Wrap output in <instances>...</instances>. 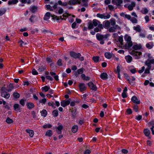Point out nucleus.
Segmentation results:
<instances>
[{"label": "nucleus", "instance_id": "f257e3e1", "mask_svg": "<svg viewBox=\"0 0 154 154\" xmlns=\"http://www.w3.org/2000/svg\"><path fill=\"white\" fill-rule=\"evenodd\" d=\"M154 64V60H146L145 62V65L147 66L144 71V73L149 74L150 73L149 70L151 67V64Z\"/></svg>", "mask_w": 154, "mask_h": 154}, {"label": "nucleus", "instance_id": "f03ea898", "mask_svg": "<svg viewBox=\"0 0 154 154\" xmlns=\"http://www.w3.org/2000/svg\"><path fill=\"white\" fill-rule=\"evenodd\" d=\"M49 3L50 4L54 5L53 6H51L49 5H46L45 6L46 7L47 10H49L51 11H53L57 9L58 5V4L57 2H55L54 3V2H50Z\"/></svg>", "mask_w": 154, "mask_h": 154}, {"label": "nucleus", "instance_id": "7ed1b4c3", "mask_svg": "<svg viewBox=\"0 0 154 154\" xmlns=\"http://www.w3.org/2000/svg\"><path fill=\"white\" fill-rule=\"evenodd\" d=\"M51 16L53 20L56 19L57 20H58L59 19V17H57L54 15H51V13L49 12H46L45 14L44 17V19L45 20H48L50 19Z\"/></svg>", "mask_w": 154, "mask_h": 154}, {"label": "nucleus", "instance_id": "20e7f679", "mask_svg": "<svg viewBox=\"0 0 154 154\" xmlns=\"http://www.w3.org/2000/svg\"><path fill=\"white\" fill-rule=\"evenodd\" d=\"M97 16L101 19H107L109 18L110 17V15L108 14H100L98 13L97 14Z\"/></svg>", "mask_w": 154, "mask_h": 154}, {"label": "nucleus", "instance_id": "39448f33", "mask_svg": "<svg viewBox=\"0 0 154 154\" xmlns=\"http://www.w3.org/2000/svg\"><path fill=\"white\" fill-rule=\"evenodd\" d=\"M70 55L71 57L75 59L79 57L81 55L80 53H77L73 51L70 52Z\"/></svg>", "mask_w": 154, "mask_h": 154}, {"label": "nucleus", "instance_id": "423d86ee", "mask_svg": "<svg viewBox=\"0 0 154 154\" xmlns=\"http://www.w3.org/2000/svg\"><path fill=\"white\" fill-rule=\"evenodd\" d=\"M135 6V3L134 2H132L131 4H126L124 6L125 8H128L129 11H132L133 8Z\"/></svg>", "mask_w": 154, "mask_h": 154}, {"label": "nucleus", "instance_id": "0eeeda50", "mask_svg": "<svg viewBox=\"0 0 154 154\" xmlns=\"http://www.w3.org/2000/svg\"><path fill=\"white\" fill-rule=\"evenodd\" d=\"M117 29H120V27L118 25L110 27L109 28V31L110 32H116Z\"/></svg>", "mask_w": 154, "mask_h": 154}, {"label": "nucleus", "instance_id": "6e6552de", "mask_svg": "<svg viewBox=\"0 0 154 154\" xmlns=\"http://www.w3.org/2000/svg\"><path fill=\"white\" fill-rule=\"evenodd\" d=\"M81 3V0H72L69 1L68 3V4L70 5H74L77 4Z\"/></svg>", "mask_w": 154, "mask_h": 154}, {"label": "nucleus", "instance_id": "1a4fd4ad", "mask_svg": "<svg viewBox=\"0 0 154 154\" xmlns=\"http://www.w3.org/2000/svg\"><path fill=\"white\" fill-rule=\"evenodd\" d=\"M132 54L134 56L135 59H138L140 58V56L142 54V53L140 52L135 51L133 52L132 53Z\"/></svg>", "mask_w": 154, "mask_h": 154}, {"label": "nucleus", "instance_id": "9d476101", "mask_svg": "<svg viewBox=\"0 0 154 154\" xmlns=\"http://www.w3.org/2000/svg\"><path fill=\"white\" fill-rule=\"evenodd\" d=\"M88 85L91 89L94 91H96L97 89V88L92 82H89L88 83Z\"/></svg>", "mask_w": 154, "mask_h": 154}, {"label": "nucleus", "instance_id": "9b49d317", "mask_svg": "<svg viewBox=\"0 0 154 154\" xmlns=\"http://www.w3.org/2000/svg\"><path fill=\"white\" fill-rule=\"evenodd\" d=\"M70 102L68 100H63L61 102V105L63 107H65L66 106L68 105Z\"/></svg>", "mask_w": 154, "mask_h": 154}, {"label": "nucleus", "instance_id": "f8f14e48", "mask_svg": "<svg viewBox=\"0 0 154 154\" xmlns=\"http://www.w3.org/2000/svg\"><path fill=\"white\" fill-rule=\"evenodd\" d=\"M131 100L132 101L135 103L137 104H139L140 103V101L139 100L137 97L135 96H133L131 98Z\"/></svg>", "mask_w": 154, "mask_h": 154}, {"label": "nucleus", "instance_id": "ddd939ff", "mask_svg": "<svg viewBox=\"0 0 154 154\" xmlns=\"http://www.w3.org/2000/svg\"><path fill=\"white\" fill-rule=\"evenodd\" d=\"M1 96L6 99H8L10 97V94L6 92H1Z\"/></svg>", "mask_w": 154, "mask_h": 154}, {"label": "nucleus", "instance_id": "4468645a", "mask_svg": "<svg viewBox=\"0 0 154 154\" xmlns=\"http://www.w3.org/2000/svg\"><path fill=\"white\" fill-rule=\"evenodd\" d=\"M57 130L56 132L58 134H60L62 133V130L63 128V126L61 125H60L57 127Z\"/></svg>", "mask_w": 154, "mask_h": 154}, {"label": "nucleus", "instance_id": "2eb2a0df", "mask_svg": "<svg viewBox=\"0 0 154 154\" xmlns=\"http://www.w3.org/2000/svg\"><path fill=\"white\" fill-rule=\"evenodd\" d=\"M27 108L29 109H31L34 107V104L31 102H28L26 104Z\"/></svg>", "mask_w": 154, "mask_h": 154}, {"label": "nucleus", "instance_id": "dca6fc26", "mask_svg": "<svg viewBox=\"0 0 154 154\" xmlns=\"http://www.w3.org/2000/svg\"><path fill=\"white\" fill-rule=\"evenodd\" d=\"M112 3H115L117 6H119L123 2L122 0H112Z\"/></svg>", "mask_w": 154, "mask_h": 154}, {"label": "nucleus", "instance_id": "f3484780", "mask_svg": "<svg viewBox=\"0 0 154 154\" xmlns=\"http://www.w3.org/2000/svg\"><path fill=\"white\" fill-rule=\"evenodd\" d=\"M80 91L81 92H82L85 91L86 88L84 83H80L79 86Z\"/></svg>", "mask_w": 154, "mask_h": 154}, {"label": "nucleus", "instance_id": "a211bd4d", "mask_svg": "<svg viewBox=\"0 0 154 154\" xmlns=\"http://www.w3.org/2000/svg\"><path fill=\"white\" fill-rule=\"evenodd\" d=\"M133 29L134 30L138 32H140L141 30L140 26L138 25L136 26H134L133 27Z\"/></svg>", "mask_w": 154, "mask_h": 154}, {"label": "nucleus", "instance_id": "6ab92c4d", "mask_svg": "<svg viewBox=\"0 0 154 154\" xmlns=\"http://www.w3.org/2000/svg\"><path fill=\"white\" fill-rule=\"evenodd\" d=\"M103 23L104 24V27L108 29L109 28L110 25V22L108 20L105 21Z\"/></svg>", "mask_w": 154, "mask_h": 154}, {"label": "nucleus", "instance_id": "aec40b11", "mask_svg": "<svg viewBox=\"0 0 154 154\" xmlns=\"http://www.w3.org/2000/svg\"><path fill=\"white\" fill-rule=\"evenodd\" d=\"M154 46L153 43V42H151L147 43L146 44V47L148 49H151Z\"/></svg>", "mask_w": 154, "mask_h": 154}, {"label": "nucleus", "instance_id": "412c9836", "mask_svg": "<svg viewBox=\"0 0 154 154\" xmlns=\"http://www.w3.org/2000/svg\"><path fill=\"white\" fill-rule=\"evenodd\" d=\"M108 75L105 72L102 73L100 75V78L103 80H105L108 78Z\"/></svg>", "mask_w": 154, "mask_h": 154}, {"label": "nucleus", "instance_id": "4be33fe9", "mask_svg": "<svg viewBox=\"0 0 154 154\" xmlns=\"http://www.w3.org/2000/svg\"><path fill=\"white\" fill-rule=\"evenodd\" d=\"M140 12L142 14H146L149 11L146 8L144 7L142 8Z\"/></svg>", "mask_w": 154, "mask_h": 154}, {"label": "nucleus", "instance_id": "5701e85b", "mask_svg": "<svg viewBox=\"0 0 154 154\" xmlns=\"http://www.w3.org/2000/svg\"><path fill=\"white\" fill-rule=\"evenodd\" d=\"M125 59L127 62L130 63L132 61V58L131 56L128 55L125 57Z\"/></svg>", "mask_w": 154, "mask_h": 154}, {"label": "nucleus", "instance_id": "b1692460", "mask_svg": "<svg viewBox=\"0 0 154 154\" xmlns=\"http://www.w3.org/2000/svg\"><path fill=\"white\" fill-rule=\"evenodd\" d=\"M113 54L112 53H111L110 52H106L105 53L104 55L105 57L107 59H110L111 58L112 56V55Z\"/></svg>", "mask_w": 154, "mask_h": 154}, {"label": "nucleus", "instance_id": "393cba45", "mask_svg": "<svg viewBox=\"0 0 154 154\" xmlns=\"http://www.w3.org/2000/svg\"><path fill=\"white\" fill-rule=\"evenodd\" d=\"M26 131L29 134V135L30 137H33L34 132L33 130L29 129H26Z\"/></svg>", "mask_w": 154, "mask_h": 154}, {"label": "nucleus", "instance_id": "a878e982", "mask_svg": "<svg viewBox=\"0 0 154 154\" xmlns=\"http://www.w3.org/2000/svg\"><path fill=\"white\" fill-rule=\"evenodd\" d=\"M141 48V45L140 44L134 45L133 47V49L135 50H140Z\"/></svg>", "mask_w": 154, "mask_h": 154}, {"label": "nucleus", "instance_id": "bb28decb", "mask_svg": "<svg viewBox=\"0 0 154 154\" xmlns=\"http://www.w3.org/2000/svg\"><path fill=\"white\" fill-rule=\"evenodd\" d=\"M37 7L35 6H31L29 8L30 11L33 13L37 11Z\"/></svg>", "mask_w": 154, "mask_h": 154}, {"label": "nucleus", "instance_id": "cd10ccee", "mask_svg": "<svg viewBox=\"0 0 154 154\" xmlns=\"http://www.w3.org/2000/svg\"><path fill=\"white\" fill-rule=\"evenodd\" d=\"M78 129V127L77 125H75L72 126V131L73 133H75L77 131Z\"/></svg>", "mask_w": 154, "mask_h": 154}, {"label": "nucleus", "instance_id": "c85d7f7f", "mask_svg": "<svg viewBox=\"0 0 154 154\" xmlns=\"http://www.w3.org/2000/svg\"><path fill=\"white\" fill-rule=\"evenodd\" d=\"M6 9L3 8H0V16L5 14L6 11Z\"/></svg>", "mask_w": 154, "mask_h": 154}, {"label": "nucleus", "instance_id": "c756f323", "mask_svg": "<svg viewBox=\"0 0 154 154\" xmlns=\"http://www.w3.org/2000/svg\"><path fill=\"white\" fill-rule=\"evenodd\" d=\"M18 2V0H9L8 2V4L9 5H11V4H15Z\"/></svg>", "mask_w": 154, "mask_h": 154}, {"label": "nucleus", "instance_id": "7c9ffc66", "mask_svg": "<svg viewBox=\"0 0 154 154\" xmlns=\"http://www.w3.org/2000/svg\"><path fill=\"white\" fill-rule=\"evenodd\" d=\"M50 89V87L47 86H45L42 87L41 88V90L42 91H44L45 92L48 91Z\"/></svg>", "mask_w": 154, "mask_h": 154}, {"label": "nucleus", "instance_id": "2f4dec72", "mask_svg": "<svg viewBox=\"0 0 154 154\" xmlns=\"http://www.w3.org/2000/svg\"><path fill=\"white\" fill-rule=\"evenodd\" d=\"M59 5L63 6H66L67 5V3L66 2H63L59 0L57 2Z\"/></svg>", "mask_w": 154, "mask_h": 154}, {"label": "nucleus", "instance_id": "473e14b6", "mask_svg": "<svg viewBox=\"0 0 154 154\" xmlns=\"http://www.w3.org/2000/svg\"><path fill=\"white\" fill-rule=\"evenodd\" d=\"M30 22L32 23H33L37 20V19L35 16L32 15L29 19Z\"/></svg>", "mask_w": 154, "mask_h": 154}, {"label": "nucleus", "instance_id": "72a5a7b5", "mask_svg": "<svg viewBox=\"0 0 154 154\" xmlns=\"http://www.w3.org/2000/svg\"><path fill=\"white\" fill-rule=\"evenodd\" d=\"M124 39L125 41H126L127 42H130L131 40V37L130 36H128L127 35H126L124 36Z\"/></svg>", "mask_w": 154, "mask_h": 154}, {"label": "nucleus", "instance_id": "f704fd0d", "mask_svg": "<svg viewBox=\"0 0 154 154\" xmlns=\"http://www.w3.org/2000/svg\"><path fill=\"white\" fill-rule=\"evenodd\" d=\"M92 23L94 26H97L99 23H100V21L96 19L93 20Z\"/></svg>", "mask_w": 154, "mask_h": 154}, {"label": "nucleus", "instance_id": "c9c22d12", "mask_svg": "<svg viewBox=\"0 0 154 154\" xmlns=\"http://www.w3.org/2000/svg\"><path fill=\"white\" fill-rule=\"evenodd\" d=\"M8 89H7V91L8 92L11 91L14 88V87L12 84H9L8 86Z\"/></svg>", "mask_w": 154, "mask_h": 154}, {"label": "nucleus", "instance_id": "e433bc0d", "mask_svg": "<svg viewBox=\"0 0 154 154\" xmlns=\"http://www.w3.org/2000/svg\"><path fill=\"white\" fill-rule=\"evenodd\" d=\"M47 112L45 109H43L41 112V115L42 116L45 117L46 116L47 114Z\"/></svg>", "mask_w": 154, "mask_h": 154}, {"label": "nucleus", "instance_id": "4c0bfd02", "mask_svg": "<svg viewBox=\"0 0 154 154\" xmlns=\"http://www.w3.org/2000/svg\"><path fill=\"white\" fill-rule=\"evenodd\" d=\"M99 57L98 56H94L92 57V59L94 62H98L99 60Z\"/></svg>", "mask_w": 154, "mask_h": 154}, {"label": "nucleus", "instance_id": "58836bf2", "mask_svg": "<svg viewBox=\"0 0 154 154\" xmlns=\"http://www.w3.org/2000/svg\"><path fill=\"white\" fill-rule=\"evenodd\" d=\"M52 132L51 130L47 131L45 134V135L48 137H51L52 135Z\"/></svg>", "mask_w": 154, "mask_h": 154}, {"label": "nucleus", "instance_id": "ea45409f", "mask_svg": "<svg viewBox=\"0 0 154 154\" xmlns=\"http://www.w3.org/2000/svg\"><path fill=\"white\" fill-rule=\"evenodd\" d=\"M96 37L97 39L99 40H102L104 38L103 35H100L98 34L96 35Z\"/></svg>", "mask_w": 154, "mask_h": 154}, {"label": "nucleus", "instance_id": "a19ab883", "mask_svg": "<svg viewBox=\"0 0 154 154\" xmlns=\"http://www.w3.org/2000/svg\"><path fill=\"white\" fill-rule=\"evenodd\" d=\"M144 133L145 135L147 137L149 136L150 134V131L148 129H145L144 131Z\"/></svg>", "mask_w": 154, "mask_h": 154}, {"label": "nucleus", "instance_id": "79ce46f5", "mask_svg": "<svg viewBox=\"0 0 154 154\" xmlns=\"http://www.w3.org/2000/svg\"><path fill=\"white\" fill-rule=\"evenodd\" d=\"M81 77L82 79L85 80H89L90 78L88 76H86L84 74H82L81 75Z\"/></svg>", "mask_w": 154, "mask_h": 154}, {"label": "nucleus", "instance_id": "37998d69", "mask_svg": "<svg viewBox=\"0 0 154 154\" xmlns=\"http://www.w3.org/2000/svg\"><path fill=\"white\" fill-rule=\"evenodd\" d=\"M58 112L57 110H54L52 112V115L54 117H57L58 116Z\"/></svg>", "mask_w": 154, "mask_h": 154}, {"label": "nucleus", "instance_id": "c03bdc74", "mask_svg": "<svg viewBox=\"0 0 154 154\" xmlns=\"http://www.w3.org/2000/svg\"><path fill=\"white\" fill-rule=\"evenodd\" d=\"M14 108L15 110H20V109L19 108V105L17 103L15 104L14 105Z\"/></svg>", "mask_w": 154, "mask_h": 154}, {"label": "nucleus", "instance_id": "a18cd8bd", "mask_svg": "<svg viewBox=\"0 0 154 154\" xmlns=\"http://www.w3.org/2000/svg\"><path fill=\"white\" fill-rule=\"evenodd\" d=\"M110 24L112 26L115 25L116 22V20L115 19H111L110 20Z\"/></svg>", "mask_w": 154, "mask_h": 154}, {"label": "nucleus", "instance_id": "49530a36", "mask_svg": "<svg viewBox=\"0 0 154 154\" xmlns=\"http://www.w3.org/2000/svg\"><path fill=\"white\" fill-rule=\"evenodd\" d=\"M118 40L119 42H120L121 45H123V36L122 35L120 36L119 37Z\"/></svg>", "mask_w": 154, "mask_h": 154}, {"label": "nucleus", "instance_id": "de8ad7c7", "mask_svg": "<svg viewBox=\"0 0 154 154\" xmlns=\"http://www.w3.org/2000/svg\"><path fill=\"white\" fill-rule=\"evenodd\" d=\"M130 20L133 23H136L137 22V20L134 17L131 18Z\"/></svg>", "mask_w": 154, "mask_h": 154}, {"label": "nucleus", "instance_id": "09e8293b", "mask_svg": "<svg viewBox=\"0 0 154 154\" xmlns=\"http://www.w3.org/2000/svg\"><path fill=\"white\" fill-rule=\"evenodd\" d=\"M6 122L7 123L10 124L13 123V121L9 117H8L6 120Z\"/></svg>", "mask_w": 154, "mask_h": 154}, {"label": "nucleus", "instance_id": "8fccbe9b", "mask_svg": "<svg viewBox=\"0 0 154 154\" xmlns=\"http://www.w3.org/2000/svg\"><path fill=\"white\" fill-rule=\"evenodd\" d=\"M14 97L16 98H18L20 96V94L17 92H14L13 94Z\"/></svg>", "mask_w": 154, "mask_h": 154}, {"label": "nucleus", "instance_id": "3c124183", "mask_svg": "<svg viewBox=\"0 0 154 154\" xmlns=\"http://www.w3.org/2000/svg\"><path fill=\"white\" fill-rule=\"evenodd\" d=\"M25 100L22 99L20 100V103L22 106H24L25 104Z\"/></svg>", "mask_w": 154, "mask_h": 154}, {"label": "nucleus", "instance_id": "603ef678", "mask_svg": "<svg viewBox=\"0 0 154 154\" xmlns=\"http://www.w3.org/2000/svg\"><path fill=\"white\" fill-rule=\"evenodd\" d=\"M146 55L148 57V59L147 60H149L150 61L152 60H154V59L152 58V57L151 56V55L150 54L147 53L146 54Z\"/></svg>", "mask_w": 154, "mask_h": 154}, {"label": "nucleus", "instance_id": "864d4df0", "mask_svg": "<svg viewBox=\"0 0 154 154\" xmlns=\"http://www.w3.org/2000/svg\"><path fill=\"white\" fill-rule=\"evenodd\" d=\"M47 101L46 99L45 98H44L41 100H39V102L40 103H43L44 104H45Z\"/></svg>", "mask_w": 154, "mask_h": 154}, {"label": "nucleus", "instance_id": "5fc2aeb1", "mask_svg": "<svg viewBox=\"0 0 154 154\" xmlns=\"http://www.w3.org/2000/svg\"><path fill=\"white\" fill-rule=\"evenodd\" d=\"M57 65L59 66H62V60L61 59H59L57 62Z\"/></svg>", "mask_w": 154, "mask_h": 154}, {"label": "nucleus", "instance_id": "6e6d98bb", "mask_svg": "<svg viewBox=\"0 0 154 154\" xmlns=\"http://www.w3.org/2000/svg\"><path fill=\"white\" fill-rule=\"evenodd\" d=\"M52 127V125L51 124H46V125H44L43 126V127L44 128H51Z\"/></svg>", "mask_w": 154, "mask_h": 154}, {"label": "nucleus", "instance_id": "4d7b16f0", "mask_svg": "<svg viewBox=\"0 0 154 154\" xmlns=\"http://www.w3.org/2000/svg\"><path fill=\"white\" fill-rule=\"evenodd\" d=\"M126 79L127 80L129 83L131 85H134V82H132L131 80V79L128 76L127 78H126Z\"/></svg>", "mask_w": 154, "mask_h": 154}, {"label": "nucleus", "instance_id": "13d9d810", "mask_svg": "<svg viewBox=\"0 0 154 154\" xmlns=\"http://www.w3.org/2000/svg\"><path fill=\"white\" fill-rule=\"evenodd\" d=\"M128 44V47H131L133 45L132 42L131 40L130 42H127Z\"/></svg>", "mask_w": 154, "mask_h": 154}, {"label": "nucleus", "instance_id": "bf43d9fd", "mask_svg": "<svg viewBox=\"0 0 154 154\" xmlns=\"http://www.w3.org/2000/svg\"><path fill=\"white\" fill-rule=\"evenodd\" d=\"M94 25L93 24V23L91 22L89 23V24L88 26V28L89 29H93L94 28Z\"/></svg>", "mask_w": 154, "mask_h": 154}, {"label": "nucleus", "instance_id": "052dcab7", "mask_svg": "<svg viewBox=\"0 0 154 154\" xmlns=\"http://www.w3.org/2000/svg\"><path fill=\"white\" fill-rule=\"evenodd\" d=\"M32 73L33 75H37L38 74V72L34 69H32Z\"/></svg>", "mask_w": 154, "mask_h": 154}, {"label": "nucleus", "instance_id": "680f3d73", "mask_svg": "<svg viewBox=\"0 0 154 154\" xmlns=\"http://www.w3.org/2000/svg\"><path fill=\"white\" fill-rule=\"evenodd\" d=\"M64 12V10L63 9L61 8H60L58 11V13L59 14H63Z\"/></svg>", "mask_w": 154, "mask_h": 154}, {"label": "nucleus", "instance_id": "e2e57ef3", "mask_svg": "<svg viewBox=\"0 0 154 154\" xmlns=\"http://www.w3.org/2000/svg\"><path fill=\"white\" fill-rule=\"evenodd\" d=\"M144 19L146 20V23H147L148 22H149V17L148 15H146L144 17Z\"/></svg>", "mask_w": 154, "mask_h": 154}, {"label": "nucleus", "instance_id": "0e129e2a", "mask_svg": "<svg viewBox=\"0 0 154 154\" xmlns=\"http://www.w3.org/2000/svg\"><path fill=\"white\" fill-rule=\"evenodd\" d=\"M45 70V68L42 66H40L38 68V70L40 72H43Z\"/></svg>", "mask_w": 154, "mask_h": 154}, {"label": "nucleus", "instance_id": "69168bd1", "mask_svg": "<svg viewBox=\"0 0 154 154\" xmlns=\"http://www.w3.org/2000/svg\"><path fill=\"white\" fill-rule=\"evenodd\" d=\"M133 108L134 110V111L136 112H137L138 111V106L137 105H134Z\"/></svg>", "mask_w": 154, "mask_h": 154}, {"label": "nucleus", "instance_id": "338daca9", "mask_svg": "<svg viewBox=\"0 0 154 154\" xmlns=\"http://www.w3.org/2000/svg\"><path fill=\"white\" fill-rule=\"evenodd\" d=\"M78 74H82L83 72V69L82 68H80L77 70Z\"/></svg>", "mask_w": 154, "mask_h": 154}, {"label": "nucleus", "instance_id": "774afa93", "mask_svg": "<svg viewBox=\"0 0 154 154\" xmlns=\"http://www.w3.org/2000/svg\"><path fill=\"white\" fill-rule=\"evenodd\" d=\"M126 112L128 114H130L132 113V111L131 109L128 108L127 109Z\"/></svg>", "mask_w": 154, "mask_h": 154}]
</instances>
